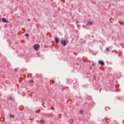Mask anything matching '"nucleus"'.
<instances>
[{
    "instance_id": "a211bd4d",
    "label": "nucleus",
    "mask_w": 124,
    "mask_h": 124,
    "mask_svg": "<svg viewBox=\"0 0 124 124\" xmlns=\"http://www.w3.org/2000/svg\"><path fill=\"white\" fill-rule=\"evenodd\" d=\"M83 27H85L84 25H83Z\"/></svg>"
},
{
    "instance_id": "f03ea898",
    "label": "nucleus",
    "mask_w": 124,
    "mask_h": 124,
    "mask_svg": "<svg viewBox=\"0 0 124 124\" xmlns=\"http://www.w3.org/2000/svg\"><path fill=\"white\" fill-rule=\"evenodd\" d=\"M38 47H39V45H38V44H35L33 46V48H34V50H37Z\"/></svg>"
},
{
    "instance_id": "4468645a",
    "label": "nucleus",
    "mask_w": 124,
    "mask_h": 124,
    "mask_svg": "<svg viewBox=\"0 0 124 124\" xmlns=\"http://www.w3.org/2000/svg\"><path fill=\"white\" fill-rule=\"evenodd\" d=\"M80 114H82L83 113V111H80Z\"/></svg>"
},
{
    "instance_id": "0eeeda50",
    "label": "nucleus",
    "mask_w": 124,
    "mask_h": 124,
    "mask_svg": "<svg viewBox=\"0 0 124 124\" xmlns=\"http://www.w3.org/2000/svg\"><path fill=\"white\" fill-rule=\"evenodd\" d=\"M14 117V115L10 114V118H13Z\"/></svg>"
},
{
    "instance_id": "1a4fd4ad",
    "label": "nucleus",
    "mask_w": 124,
    "mask_h": 124,
    "mask_svg": "<svg viewBox=\"0 0 124 124\" xmlns=\"http://www.w3.org/2000/svg\"><path fill=\"white\" fill-rule=\"evenodd\" d=\"M33 82V80H31L29 81L30 83H32Z\"/></svg>"
},
{
    "instance_id": "f3484780",
    "label": "nucleus",
    "mask_w": 124,
    "mask_h": 124,
    "mask_svg": "<svg viewBox=\"0 0 124 124\" xmlns=\"http://www.w3.org/2000/svg\"><path fill=\"white\" fill-rule=\"evenodd\" d=\"M83 27H85L84 25H83Z\"/></svg>"
},
{
    "instance_id": "dca6fc26",
    "label": "nucleus",
    "mask_w": 124,
    "mask_h": 124,
    "mask_svg": "<svg viewBox=\"0 0 124 124\" xmlns=\"http://www.w3.org/2000/svg\"><path fill=\"white\" fill-rule=\"evenodd\" d=\"M83 27H85L84 25H83Z\"/></svg>"
},
{
    "instance_id": "f257e3e1",
    "label": "nucleus",
    "mask_w": 124,
    "mask_h": 124,
    "mask_svg": "<svg viewBox=\"0 0 124 124\" xmlns=\"http://www.w3.org/2000/svg\"><path fill=\"white\" fill-rule=\"evenodd\" d=\"M61 43L62 45H63V46H66L67 44V41L64 40H62Z\"/></svg>"
},
{
    "instance_id": "20e7f679",
    "label": "nucleus",
    "mask_w": 124,
    "mask_h": 124,
    "mask_svg": "<svg viewBox=\"0 0 124 124\" xmlns=\"http://www.w3.org/2000/svg\"><path fill=\"white\" fill-rule=\"evenodd\" d=\"M99 64H100L101 65H104V62L102 61H98Z\"/></svg>"
},
{
    "instance_id": "6e6552de",
    "label": "nucleus",
    "mask_w": 124,
    "mask_h": 124,
    "mask_svg": "<svg viewBox=\"0 0 124 124\" xmlns=\"http://www.w3.org/2000/svg\"><path fill=\"white\" fill-rule=\"evenodd\" d=\"M25 36H27V37H28V36H30V35H29V34H25Z\"/></svg>"
},
{
    "instance_id": "9d476101",
    "label": "nucleus",
    "mask_w": 124,
    "mask_h": 124,
    "mask_svg": "<svg viewBox=\"0 0 124 124\" xmlns=\"http://www.w3.org/2000/svg\"><path fill=\"white\" fill-rule=\"evenodd\" d=\"M40 123H41V124H43V123H44V122L43 121V120H41V121H40Z\"/></svg>"
},
{
    "instance_id": "ddd939ff",
    "label": "nucleus",
    "mask_w": 124,
    "mask_h": 124,
    "mask_svg": "<svg viewBox=\"0 0 124 124\" xmlns=\"http://www.w3.org/2000/svg\"><path fill=\"white\" fill-rule=\"evenodd\" d=\"M17 70H18V69L16 68V69H15V71H16Z\"/></svg>"
},
{
    "instance_id": "39448f33",
    "label": "nucleus",
    "mask_w": 124,
    "mask_h": 124,
    "mask_svg": "<svg viewBox=\"0 0 124 124\" xmlns=\"http://www.w3.org/2000/svg\"><path fill=\"white\" fill-rule=\"evenodd\" d=\"M93 23L91 21H88L87 23V26H92Z\"/></svg>"
},
{
    "instance_id": "423d86ee",
    "label": "nucleus",
    "mask_w": 124,
    "mask_h": 124,
    "mask_svg": "<svg viewBox=\"0 0 124 124\" xmlns=\"http://www.w3.org/2000/svg\"><path fill=\"white\" fill-rule=\"evenodd\" d=\"M55 40L56 43H59V38L55 37Z\"/></svg>"
},
{
    "instance_id": "2eb2a0df",
    "label": "nucleus",
    "mask_w": 124,
    "mask_h": 124,
    "mask_svg": "<svg viewBox=\"0 0 124 124\" xmlns=\"http://www.w3.org/2000/svg\"><path fill=\"white\" fill-rule=\"evenodd\" d=\"M77 24H78V23H79V22H78V21H77Z\"/></svg>"
},
{
    "instance_id": "f8f14e48",
    "label": "nucleus",
    "mask_w": 124,
    "mask_h": 124,
    "mask_svg": "<svg viewBox=\"0 0 124 124\" xmlns=\"http://www.w3.org/2000/svg\"><path fill=\"white\" fill-rule=\"evenodd\" d=\"M92 65H93V66H94V65H95L94 63H93Z\"/></svg>"
},
{
    "instance_id": "9b49d317",
    "label": "nucleus",
    "mask_w": 124,
    "mask_h": 124,
    "mask_svg": "<svg viewBox=\"0 0 124 124\" xmlns=\"http://www.w3.org/2000/svg\"><path fill=\"white\" fill-rule=\"evenodd\" d=\"M106 51H109V48L108 47L106 48Z\"/></svg>"
},
{
    "instance_id": "7ed1b4c3",
    "label": "nucleus",
    "mask_w": 124,
    "mask_h": 124,
    "mask_svg": "<svg viewBox=\"0 0 124 124\" xmlns=\"http://www.w3.org/2000/svg\"><path fill=\"white\" fill-rule=\"evenodd\" d=\"M2 21L3 22V23H9V21L8 20H6V19H5V18H2Z\"/></svg>"
}]
</instances>
